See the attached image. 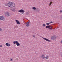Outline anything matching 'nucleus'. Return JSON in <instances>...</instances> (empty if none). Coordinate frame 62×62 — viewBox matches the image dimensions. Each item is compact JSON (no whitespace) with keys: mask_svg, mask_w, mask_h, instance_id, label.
Returning <instances> with one entry per match:
<instances>
[{"mask_svg":"<svg viewBox=\"0 0 62 62\" xmlns=\"http://www.w3.org/2000/svg\"><path fill=\"white\" fill-rule=\"evenodd\" d=\"M51 39H53V40H54V39H56V37L55 36H52Z\"/></svg>","mask_w":62,"mask_h":62,"instance_id":"obj_7","label":"nucleus"},{"mask_svg":"<svg viewBox=\"0 0 62 62\" xmlns=\"http://www.w3.org/2000/svg\"><path fill=\"white\" fill-rule=\"evenodd\" d=\"M26 23V24H27L28 23Z\"/></svg>","mask_w":62,"mask_h":62,"instance_id":"obj_29","label":"nucleus"},{"mask_svg":"<svg viewBox=\"0 0 62 62\" xmlns=\"http://www.w3.org/2000/svg\"><path fill=\"white\" fill-rule=\"evenodd\" d=\"M46 25L47 26H49V23H46Z\"/></svg>","mask_w":62,"mask_h":62,"instance_id":"obj_18","label":"nucleus"},{"mask_svg":"<svg viewBox=\"0 0 62 62\" xmlns=\"http://www.w3.org/2000/svg\"><path fill=\"white\" fill-rule=\"evenodd\" d=\"M39 37H41V36L39 35Z\"/></svg>","mask_w":62,"mask_h":62,"instance_id":"obj_30","label":"nucleus"},{"mask_svg":"<svg viewBox=\"0 0 62 62\" xmlns=\"http://www.w3.org/2000/svg\"><path fill=\"white\" fill-rule=\"evenodd\" d=\"M0 20H5V19L2 16H0Z\"/></svg>","mask_w":62,"mask_h":62,"instance_id":"obj_5","label":"nucleus"},{"mask_svg":"<svg viewBox=\"0 0 62 62\" xmlns=\"http://www.w3.org/2000/svg\"><path fill=\"white\" fill-rule=\"evenodd\" d=\"M29 12H27L26 13V14H27V15H28V14H29Z\"/></svg>","mask_w":62,"mask_h":62,"instance_id":"obj_21","label":"nucleus"},{"mask_svg":"<svg viewBox=\"0 0 62 62\" xmlns=\"http://www.w3.org/2000/svg\"><path fill=\"white\" fill-rule=\"evenodd\" d=\"M33 37H34V38H35V35H33Z\"/></svg>","mask_w":62,"mask_h":62,"instance_id":"obj_28","label":"nucleus"},{"mask_svg":"<svg viewBox=\"0 0 62 62\" xmlns=\"http://www.w3.org/2000/svg\"><path fill=\"white\" fill-rule=\"evenodd\" d=\"M27 23H29V21H28Z\"/></svg>","mask_w":62,"mask_h":62,"instance_id":"obj_27","label":"nucleus"},{"mask_svg":"<svg viewBox=\"0 0 62 62\" xmlns=\"http://www.w3.org/2000/svg\"><path fill=\"white\" fill-rule=\"evenodd\" d=\"M13 43L14 44H16L18 46H19L20 45V43H18V41H14L13 42Z\"/></svg>","mask_w":62,"mask_h":62,"instance_id":"obj_2","label":"nucleus"},{"mask_svg":"<svg viewBox=\"0 0 62 62\" xmlns=\"http://www.w3.org/2000/svg\"><path fill=\"white\" fill-rule=\"evenodd\" d=\"M45 58L46 59H48V58H49L48 57V56H46L45 57Z\"/></svg>","mask_w":62,"mask_h":62,"instance_id":"obj_14","label":"nucleus"},{"mask_svg":"<svg viewBox=\"0 0 62 62\" xmlns=\"http://www.w3.org/2000/svg\"><path fill=\"white\" fill-rule=\"evenodd\" d=\"M10 60L11 61H12V59H10Z\"/></svg>","mask_w":62,"mask_h":62,"instance_id":"obj_23","label":"nucleus"},{"mask_svg":"<svg viewBox=\"0 0 62 62\" xmlns=\"http://www.w3.org/2000/svg\"><path fill=\"white\" fill-rule=\"evenodd\" d=\"M50 25L46 26V28H48V29H50Z\"/></svg>","mask_w":62,"mask_h":62,"instance_id":"obj_12","label":"nucleus"},{"mask_svg":"<svg viewBox=\"0 0 62 62\" xmlns=\"http://www.w3.org/2000/svg\"><path fill=\"white\" fill-rule=\"evenodd\" d=\"M19 12H20L21 13H24L25 11L23 9H21L19 10Z\"/></svg>","mask_w":62,"mask_h":62,"instance_id":"obj_6","label":"nucleus"},{"mask_svg":"<svg viewBox=\"0 0 62 62\" xmlns=\"http://www.w3.org/2000/svg\"><path fill=\"white\" fill-rule=\"evenodd\" d=\"M5 45H6V46H10V44H8V43H6Z\"/></svg>","mask_w":62,"mask_h":62,"instance_id":"obj_11","label":"nucleus"},{"mask_svg":"<svg viewBox=\"0 0 62 62\" xmlns=\"http://www.w3.org/2000/svg\"><path fill=\"white\" fill-rule=\"evenodd\" d=\"M53 22L52 21H51L50 22V23H53Z\"/></svg>","mask_w":62,"mask_h":62,"instance_id":"obj_22","label":"nucleus"},{"mask_svg":"<svg viewBox=\"0 0 62 62\" xmlns=\"http://www.w3.org/2000/svg\"><path fill=\"white\" fill-rule=\"evenodd\" d=\"M5 16L7 17H9L10 15H9V13L8 12H6L5 14Z\"/></svg>","mask_w":62,"mask_h":62,"instance_id":"obj_4","label":"nucleus"},{"mask_svg":"<svg viewBox=\"0 0 62 62\" xmlns=\"http://www.w3.org/2000/svg\"><path fill=\"white\" fill-rule=\"evenodd\" d=\"M61 42L62 44V40H61Z\"/></svg>","mask_w":62,"mask_h":62,"instance_id":"obj_26","label":"nucleus"},{"mask_svg":"<svg viewBox=\"0 0 62 62\" xmlns=\"http://www.w3.org/2000/svg\"><path fill=\"white\" fill-rule=\"evenodd\" d=\"M2 29L1 28H0V32L2 31Z\"/></svg>","mask_w":62,"mask_h":62,"instance_id":"obj_20","label":"nucleus"},{"mask_svg":"<svg viewBox=\"0 0 62 62\" xmlns=\"http://www.w3.org/2000/svg\"><path fill=\"white\" fill-rule=\"evenodd\" d=\"M2 45H0V47H2Z\"/></svg>","mask_w":62,"mask_h":62,"instance_id":"obj_25","label":"nucleus"},{"mask_svg":"<svg viewBox=\"0 0 62 62\" xmlns=\"http://www.w3.org/2000/svg\"><path fill=\"white\" fill-rule=\"evenodd\" d=\"M45 57V55L44 54H43L41 55V57L42 59H44Z\"/></svg>","mask_w":62,"mask_h":62,"instance_id":"obj_8","label":"nucleus"},{"mask_svg":"<svg viewBox=\"0 0 62 62\" xmlns=\"http://www.w3.org/2000/svg\"><path fill=\"white\" fill-rule=\"evenodd\" d=\"M32 9H33V10H36V9H37V10H38L39 9L38 8H36L35 7H33L32 8Z\"/></svg>","mask_w":62,"mask_h":62,"instance_id":"obj_10","label":"nucleus"},{"mask_svg":"<svg viewBox=\"0 0 62 62\" xmlns=\"http://www.w3.org/2000/svg\"><path fill=\"white\" fill-rule=\"evenodd\" d=\"M7 6H8L10 8H13L15 7V5L14 3H13L12 2H8L7 3Z\"/></svg>","mask_w":62,"mask_h":62,"instance_id":"obj_1","label":"nucleus"},{"mask_svg":"<svg viewBox=\"0 0 62 62\" xmlns=\"http://www.w3.org/2000/svg\"><path fill=\"white\" fill-rule=\"evenodd\" d=\"M42 38L43 39H44V40L46 41H48V42H50V41H51L50 40L48 39H47L46 38H44L43 37H42Z\"/></svg>","mask_w":62,"mask_h":62,"instance_id":"obj_3","label":"nucleus"},{"mask_svg":"<svg viewBox=\"0 0 62 62\" xmlns=\"http://www.w3.org/2000/svg\"><path fill=\"white\" fill-rule=\"evenodd\" d=\"M26 26L27 27H28L29 26V24L28 23L26 25Z\"/></svg>","mask_w":62,"mask_h":62,"instance_id":"obj_15","label":"nucleus"},{"mask_svg":"<svg viewBox=\"0 0 62 62\" xmlns=\"http://www.w3.org/2000/svg\"><path fill=\"white\" fill-rule=\"evenodd\" d=\"M52 4V2H50V3L49 5V6H50V5H51Z\"/></svg>","mask_w":62,"mask_h":62,"instance_id":"obj_19","label":"nucleus"},{"mask_svg":"<svg viewBox=\"0 0 62 62\" xmlns=\"http://www.w3.org/2000/svg\"><path fill=\"white\" fill-rule=\"evenodd\" d=\"M12 11H15V10L14 9H11Z\"/></svg>","mask_w":62,"mask_h":62,"instance_id":"obj_16","label":"nucleus"},{"mask_svg":"<svg viewBox=\"0 0 62 62\" xmlns=\"http://www.w3.org/2000/svg\"><path fill=\"white\" fill-rule=\"evenodd\" d=\"M16 22L17 23V24H20V23L17 20H16Z\"/></svg>","mask_w":62,"mask_h":62,"instance_id":"obj_9","label":"nucleus"},{"mask_svg":"<svg viewBox=\"0 0 62 62\" xmlns=\"http://www.w3.org/2000/svg\"><path fill=\"white\" fill-rule=\"evenodd\" d=\"M62 12V10H61L60 11V13H61Z\"/></svg>","mask_w":62,"mask_h":62,"instance_id":"obj_24","label":"nucleus"},{"mask_svg":"<svg viewBox=\"0 0 62 62\" xmlns=\"http://www.w3.org/2000/svg\"><path fill=\"white\" fill-rule=\"evenodd\" d=\"M42 26L44 27H45V26H46V25H45V24H43Z\"/></svg>","mask_w":62,"mask_h":62,"instance_id":"obj_17","label":"nucleus"},{"mask_svg":"<svg viewBox=\"0 0 62 62\" xmlns=\"http://www.w3.org/2000/svg\"><path fill=\"white\" fill-rule=\"evenodd\" d=\"M49 28H50V29H50V30H52V28H53V27L52 26H50L49 27Z\"/></svg>","mask_w":62,"mask_h":62,"instance_id":"obj_13","label":"nucleus"}]
</instances>
